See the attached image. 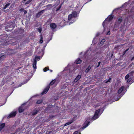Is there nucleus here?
Wrapping results in <instances>:
<instances>
[{
    "label": "nucleus",
    "instance_id": "c03bdc74",
    "mask_svg": "<svg viewBox=\"0 0 134 134\" xmlns=\"http://www.w3.org/2000/svg\"><path fill=\"white\" fill-rule=\"evenodd\" d=\"M72 22H70L69 23V25H70L71 24H72Z\"/></svg>",
    "mask_w": 134,
    "mask_h": 134
},
{
    "label": "nucleus",
    "instance_id": "20e7f679",
    "mask_svg": "<svg viewBox=\"0 0 134 134\" xmlns=\"http://www.w3.org/2000/svg\"><path fill=\"white\" fill-rule=\"evenodd\" d=\"M24 104H22V105L19 108L18 110L19 113H21L24 111V108L23 107Z\"/></svg>",
    "mask_w": 134,
    "mask_h": 134
},
{
    "label": "nucleus",
    "instance_id": "e433bc0d",
    "mask_svg": "<svg viewBox=\"0 0 134 134\" xmlns=\"http://www.w3.org/2000/svg\"><path fill=\"white\" fill-rule=\"evenodd\" d=\"M24 10L23 8H21V9L20 10V12H22L23 11H24Z\"/></svg>",
    "mask_w": 134,
    "mask_h": 134
},
{
    "label": "nucleus",
    "instance_id": "bb28decb",
    "mask_svg": "<svg viewBox=\"0 0 134 134\" xmlns=\"http://www.w3.org/2000/svg\"><path fill=\"white\" fill-rule=\"evenodd\" d=\"M48 69H49L48 68L46 67L44 69L43 71H44L46 72L47 71V70H48Z\"/></svg>",
    "mask_w": 134,
    "mask_h": 134
},
{
    "label": "nucleus",
    "instance_id": "72a5a7b5",
    "mask_svg": "<svg viewBox=\"0 0 134 134\" xmlns=\"http://www.w3.org/2000/svg\"><path fill=\"white\" fill-rule=\"evenodd\" d=\"M61 6L60 5L59 6V7L57 9L56 11H58L60 9V8L61 7Z\"/></svg>",
    "mask_w": 134,
    "mask_h": 134
},
{
    "label": "nucleus",
    "instance_id": "473e14b6",
    "mask_svg": "<svg viewBox=\"0 0 134 134\" xmlns=\"http://www.w3.org/2000/svg\"><path fill=\"white\" fill-rule=\"evenodd\" d=\"M110 32L109 31L107 34V35H110Z\"/></svg>",
    "mask_w": 134,
    "mask_h": 134
},
{
    "label": "nucleus",
    "instance_id": "39448f33",
    "mask_svg": "<svg viewBox=\"0 0 134 134\" xmlns=\"http://www.w3.org/2000/svg\"><path fill=\"white\" fill-rule=\"evenodd\" d=\"M50 27L52 29H54L56 27V25L55 24L52 23L50 24Z\"/></svg>",
    "mask_w": 134,
    "mask_h": 134
},
{
    "label": "nucleus",
    "instance_id": "f03ea898",
    "mask_svg": "<svg viewBox=\"0 0 134 134\" xmlns=\"http://www.w3.org/2000/svg\"><path fill=\"white\" fill-rule=\"evenodd\" d=\"M50 88V86L48 85L47 86L44 90L43 91L42 93L41 94L42 95H43L44 94H46L48 91L49 88Z\"/></svg>",
    "mask_w": 134,
    "mask_h": 134
},
{
    "label": "nucleus",
    "instance_id": "4be33fe9",
    "mask_svg": "<svg viewBox=\"0 0 134 134\" xmlns=\"http://www.w3.org/2000/svg\"><path fill=\"white\" fill-rule=\"evenodd\" d=\"M89 123H90V122H87V124L85 126H83V129H85V128L86 127H87L88 124H89Z\"/></svg>",
    "mask_w": 134,
    "mask_h": 134
},
{
    "label": "nucleus",
    "instance_id": "8fccbe9b",
    "mask_svg": "<svg viewBox=\"0 0 134 134\" xmlns=\"http://www.w3.org/2000/svg\"><path fill=\"white\" fill-rule=\"evenodd\" d=\"M90 1H91L92 0H90Z\"/></svg>",
    "mask_w": 134,
    "mask_h": 134
},
{
    "label": "nucleus",
    "instance_id": "393cba45",
    "mask_svg": "<svg viewBox=\"0 0 134 134\" xmlns=\"http://www.w3.org/2000/svg\"><path fill=\"white\" fill-rule=\"evenodd\" d=\"M111 80V78H110L108 80H105V83H107L109 82H110V80Z\"/></svg>",
    "mask_w": 134,
    "mask_h": 134
},
{
    "label": "nucleus",
    "instance_id": "49530a36",
    "mask_svg": "<svg viewBox=\"0 0 134 134\" xmlns=\"http://www.w3.org/2000/svg\"><path fill=\"white\" fill-rule=\"evenodd\" d=\"M104 22H103V26H104Z\"/></svg>",
    "mask_w": 134,
    "mask_h": 134
},
{
    "label": "nucleus",
    "instance_id": "aec40b11",
    "mask_svg": "<svg viewBox=\"0 0 134 134\" xmlns=\"http://www.w3.org/2000/svg\"><path fill=\"white\" fill-rule=\"evenodd\" d=\"M55 80H54L52 81L50 83V85H53V84L55 82Z\"/></svg>",
    "mask_w": 134,
    "mask_h": 134
},
{
    "label": "nucleus",
    "instance_id": "de8ad7c7",
    "mask_svg": "<svg viewBox=\"0 0 134 134\" xmlns=\"http://www.w3.org/2000/svg\"><path fill=\"white\" fill-rule=\"evenodd\" d=\"M51 72H52V70H51Z\"/></svg>",
    "mask_w": 134,
    "mask_h": 134
},
{
    "label": "nucleus",
    "instance_id": "a211bd4d",
    "mask_svg": "<svg viewBox=\"0 0 134 134\" xmlns=\"http://www.w3.org/2000/svg\"><path fill=\"white\" fill-rule=\"evenodd\" d=\"M91 68V66H89L86 70L85 71L86 72V73L88 72L89 70H90Z\"/></svg>",
    "mask_w": 134,
    "mask_h": 134
},
{
    "label": "nucleus",
    "instance_id": "a19ab883",
    "mask_svg": "<svg viewBox=\"0 0 134 134\" xmlns=\"http://www.w3.org/2000/svg\"><path fill=\"white\" fill-rule=\"evenodd\" d=\"M134 60V56L132 57V58L131 60Z\"/></svg>",
    "mask_w": 134,
    "mask_h": 134
},
{
    "label": "nucleus",
    "instance_id": "c756f323",
    "mask_svg": "<svg viewBox=\"0 0 134 134\" xmlns=\"http://www.w3.org/2000/svg\"><path fill=\"white\" fill-rule=\"evenodd\" d=\"M43 42V41L42 40V38H41V39L40 41V43H42Z\"/></svg>",
    "mask_w": 134,
    "mask_h": 134
},
{
    "label": "nucleus",
    "instance_id": "a18cd8bd",
    "mask_svg": "<svg viewBox=\"0 0 134 134\" xmlns=\"http://www.w3.org/2000/svg\"><path fill=\"white\" fill-rule=\"evenodd\" d=\"M2 57H3V56H1V57H0V59H1V58H2Z\"/></svg>",
    "mask_w": 134,
    "mask_h": 134
},
{
    "label": "nucleus",
    "instance_id": "2eb2a0df",
    "mask_svg": "<svg viewBox=\"0 0 134 134\" xmlns=\"http://www.w3.org/2000/svg\"><path fill=\"white\" fill-rule=\"evenodd\" d=\"M100 109H99L97 110H96V111L95 113V116L96 115H99V113L100 112Z\"/></svg>",
    "mask_w": 134,
    "mask_h": 134
},
{
    "label": "nucleus",
    "instance_id": "dca6fc26",
    "mask_svg": "<svg viewBox=\"0 0 134 134\" xmlns=\"http://www.w3.org/2000/svg\"><path fill=\"white\" fill-rule=\"evenodd\" d=\"M47 9L48 10L50 9L53 7L52 4H49L47 5Z\"/></svg>",
    "mask_w": 134,
    "mask_h": 134
},
{
    "label": "nucleus",
    "instance_id": "5701e85b",
    "mask_svg": "<svg viewBox=\"0 0 134 134\" xmlns=\"http://www.w3.org/2000/svg\"><path fill=\"white\" fill-rule=\"evenodd\" d=\"M42 100H37L36 102V103L37 104H40L42 103Z\"/></svg>",
    "mask_w": 134,
    "mask_h": 134
},
{
    "label": "nucleus",
    "instance_id": "c85d7f7f",
    "mask_svg": "<svg viewBox=\"0 0 134 134\" xmlns=\"http://www.w3.org/2000/svg\"><path fill=\"white\" fill-rule=\"evenodd\" d=\"M131 79L130 78L127 80V82H130L131 80Z\"/></svg>",
    "mask_w": 134,
    "mask_h": 134
},
{
    "label": "nucleus",
    "instance_id": "9d476101",
    "mask_svg": "<svg viewBox=\"0 0 134 134\" xmlns=\"http://www.w3.org/2000/svg\"><path fill=\"white\" fill-rule=\"evenodd\" d=\"M5 124L3 123L0 124V131L5 126Z\"/></svg>",
    "mask_w": 134,
    "mask_h": 134
},
{
    "label": "nucleus",
    "instance_id": "cd10ccee",
    "mask_svg": "<svg viewBox=\"0 0 134 134\" xmlns=\"http://www.w3.org/2000/svg\"><path fill=\"white\" fill-rule=\"evenodd\" d=\"M41 15V12H39L37 14L36 16L37 17H39Z\"/></svg>",
    "mask_w": 134,
    "mask_h": 134
},
{
    "label": "nucleus",
    "instance_id": "6ab92c4d",
    "mask_svg": "<svg viewBox=\"0 0 134 134\" xmlns=\"http://www.w3.org/2000/svg\"><path fill=\"white\" fill-rule=\"evenodd\" d=\"M73 17H74L72 16V15H71V14H70L68 16V20L70 21Z\"/></svg>",
    "mask_w": 134,
    "mask_h": 134
},
{
    "label": "nucleus",
    "instance_id": "58836bf2",
    "mask_svg": "<svg viewBox=\"0 0 134 134\" xmlns=\"http://www.w3.org/2000/svg\"><path fill=\"white\" fill-rule=\"evenodd\" d=\"M44 10H42L40 12H41V14L42 13L44 12Z\"/></svg>",
    "mask_w": 134,
    "mask_h": 134
},
{
    "label": "nucleus",
    "instance_id": "f8f14e48",
    "mask_svg": "<svg viewBox=\"0 0 134 134\" xmlns=\"http://www.w3.org/2000/svg\"><path fill=\"white\" fill-rule=\"evenodd\" d=\"M124 88V87L123 86H122L121 87V88L119 89V90L118 91V93L119 94H120L121 93L122 91L123 90Z\"/></svg>",
    "mask_w": 134,
    "mask_h": 134
},
{
    "label": "nucleus",
    "instance_id": "b1692460",
    "mask_svg": "<svg viewBox=\"0 0 134 134\" xmlns=\"http://www.w3.org/2000/svg\"><path fill=\"white\" fill-rule=\"evenodd\" d=\"M129 77V75L128 74L125 77V79L126 80L128 79Z\"/></svg>",
    "mask_w": 134,
    "mask_h": 134
},
{
    "label": "nucleus",
    "instance_id": "09e8293b",
    "mask_svg": "<svg viewBox=\"0 0 134 134\" xmlns=\"http://www.w3.org/2000/svg\"><path fill=\"white\" fill-rule=\"evenodd\" d=\"M132 63L133 64V63Z\"/></svg>",
    "mask_w": 134,
    "mask_h": 134
},
{
    "label": "nucleus",
    "instance_id": "ea45409f",
    "mask_svg": "<svg viewBox=\"0 0 134 134\" xmlns=\"http://www.w3.org/2000/svg\"><path fill=\"white\" fill-rule=\"evenodd\" d=\"M105 40L104 39H103L102 40V41L101 42H101H105Z\"/></svg>",
    "mask_w": 134,
    "mask_h": 134
},
{
    "label": "nucleus",
    "instance_id": "79ce46f5",
    "mask_svg": "<svg viewBox=\"0 0 134 134\" xmlns=\"http://www.w3.org/2000/svg\"><path fill=\"white\" fill-rule=\"evenodd\" d=\"M126 52V51H125L123 53V55H124L125 54Z\"/></svg>",
    "mask_w": 134,
    "mask_h": 134
},
{
    "label": "nucleus",
    "instance_id": "c9c22d12",
    "mask_svg": "<svg viewBox=\"0 0 134 134\" xmlns=\"http://www.w3.org/2000/svg\"><path fill=\"white\" fill-rule=\"evenodd\" d=\"M100 63H101V62H98V65L97 66V67H99V66Z\"/></svg>",
    "mask_w": 134,
    "mask_h": 134
},
{
    "label": "nucleus",
    "instance_id": "f704fd0d",
    "mask_svg": "<svg viewBox=\"0 0 134 134\" xmlns=\"http://www.w3.org/2000/svg\"><path fill=\"white\" fill-rule=\"evenodd\" d=\"M24 12V14H25L27 13V11L26 10H24L23 11Z\"/></svg>",
    "mask_w": 134,
    "mask_h": 134
},
{
    "label": "nucleus",
    "instance_id": "6e6552de",
    "mask_svg": "<svg viewBox=\"0 0 134 134\" xmlns=\"http://www.w3.org/2000/svg\"><path fill=\"white\" fill-rule=\"evenodd\" d=\"M81 77V76L80 75H78L77 77L74 80V81L75 82H76L78 80H79L80 79Z\"/></svg>",
    "mask_w": 134,
    "mask_h": 134
},
{
    "label": "nucleus",
    "instance_id": "9b49d317",
    "mask_svg": "<svg viewBox=\"0 0 134 134\" xmlns=\"http://www.w3.org/2000/svg\"><path fill=\"white\" fill-rule=\"evenodd\" d=\"M122 20L121 18H120L118 19V20L117 23L115 25H118V24H120Z\"/></svg>",
    "mask_w": 134,
    "mask_h": 134
},
{
    "label": "nucleus",
    "instance_id": "f257e3e1",
    "mask_svg": "<svg viewBox=\"0 0 134 134\" xmlns=\"http://www.w3.org/2000/svg\"><path fill=\"white\" fill-rule=\"evenodd\" d=\"M40 59L39 56H36L35 57V59H34V61L33 63V67L34 69H36V64L37 61H38Z\"/></svg>",
    "mask_w": 134,
    "mask_h": 134
},
{
    "label": "nucleus",
    "instance_id": "2f4dec72",
    "mask_svg": "<svg viewBox=\"0 0 134 134\" xmlns=\"http://www.w3.org/2000/svg\"><path fill=\"white\" fill-rule=\"evenodd\" d=\"M32 0H30L29 1L27 2L26 3V4H29L31 1Z\"/></svg>",
    "mask_w": 134,
    "mask_h": 134
},
{
    "label": "nucleus",
    "instance_id": "4468645a",
    "mask_svg": "<svg viewBox=\"0 0 134 134\" xmlns=\"http://www.w3.org/2000/svg\"><path fill=\"white\" fill-rule=\"evenodd\" d=\"M71 15H72V16L73 17H75L77 16V12L75 11L73 12H72Z\"/></svg>",
    "mask_w": 134,
    "mask_h": 134
},
{
    "label": "nucleus",
    "instance_id": "37998d69",
    "mask_svg": "<svg viewBox=\"0 0 134 134\" xmlns=\"http://www.w3.org/2000/svg\"><path fill=\"white\" fill-rule=\"evenodd\" d=\"M129 49L128 48V49H127L126 51H126V52H127V51Z\"/></svg>",
    "mask_w": 134,
    "mask_h": 134
},
{
    "label": "nucleus",
    "instance_id": "412c9836",
    "mask_svg": "<svg viewBox=\"0 0 134 134\" xmlns=\"http://www.w3.org/2000/svg\"><path fill=\"white\" fill-rule=\"evenodd\" d=\"M72 121H71V122H68V123H67L66 124H65L64 125V126H66L68 125H69L70 124H71V123L72 122Z\"/></svg>",
    "mask_w": 134,
    "mask_h": 134
},
{
    "label": "nucleus",
    "instance_id": "ddd939ff",
    "mask_svg": "<svg viewBox=\"0 0 134 134\" xmlns=\"http://www.w3.org/2000/svg\"><path fill=\"white\" fill-rule=\"evenodd\" d=\"M71 15H72V16L73 17H75L77 16V12L75 11L73 12H72Z\"/></svg>",
    "mask_w": 134,
    "mask_h": 134
},
{
    "label": "nucleus",
    "instance_id": "423d86ee",
    "mask_svg": "<svg viewBox=\"0 0 134 134\" xmlns=\"http://www.w3.org/2000/svg\"><path fill=\"white\" fill-rule=\"evenodd\" d=\"M38 112V110L37 109H35L32 112V114L33 115H34L36 114Z\"/></svg>",
    "mask_w": 134,
    "mask_h": 134
},
{
    "label": "nucleus",
    "instance_id": "4c0bfd02",
    "mask_svg": "<svg viewBox=\"0 0 134 134\" xmlns=\"http://www.w3.org/2000/svg\"><path fill=\"white\" fill-rule=\"evenodd\" d=\"M78 133V132L77 131H75L74 133H73V134H77Z\"/></svg>",
    "mask_w": 134,
    "mask_h": 134
},
{
    "label": "nucleus",
    "instance_id": "7c9ffc66",
    "mask_svg": "<svg viewBox=\"0 0 134 134\" xmlns=\"http://www.w3.org/2000/svg\"><path fill=\"white\" fill-rule=\"evenodd\" d=\"M38 30L40 32V33L41 32V28H39L38 29Z\"/></svg>",
    "mask_w": 134,
    "mask_h": 134
},
{
    "label": "nucleus",
    "instance_id": "1a4fd4ad",
    "mask_svg": "<svg viewBox=\"0 0 134 134\" xmlns=\"http://www.w3.org/2000/svg\"><path fill=\"white\" fill-rule=\"evenodd\" d=\"M99 115H96L95 116V114H94V116L92 118V120H94L97 119L99 117Z\"/></svg>",
    "mask_w": 134,
    "mask_h": 134
},
{
    "label": "nucleus",
    "instance_id": "f3484780",
    "mask_svg": "<svg viewBox=\"0 0 134 134\" xmlns=\"http://www.w3.org/2000/svg\"><path fill=\"white\" fill-rule=\"evenodd\" d=\"M76 62L77 64H80L82 62V61L81 59H79L76 60Z\"/></svg>",
    "mask_w": 134,
    "mask_h": 134
},
{
    "label": "nucleus",
    "instance_id": "7ed1b4c3",
    "mask_svg": "<svg viewBox=\"0 0 134 134\" xmlns=\"http://www.w3.org/2000/svg\"><path fill=\"white\" fill-rule=\"evenodd\" d=\"M16 114V112L14 111L11 113L10 115L8 116L7 118L8 119H9L10 118L14 117Z\"/></svg>",
    "mask_w": 134,
    "mask_h": 134
},
{
    "label": "nucleus",
    "instance_id": "0eeeda50",
    "mask_svg": "<svg viewBox=\"0 0 134 134\" xmlns=\"http://www.w3.org/2000/svg\"><path fill=\"white\" fill-rule=\"evenodd\" d=\"M114 17V16L113 15H109L107 17V19L109 21L111 20Z\"/></svg>",
    "mask_w": 134,
    "mask_h": 134
},
{
    "label": "nucleus",
    "instance_id": "a878e982",
    "mask_svg": "<svg viewBox=\"0 0 134 134\" xmlns=\"http://www.w3.org/2000/svg\"><path fill=\"white\" fill-rule=\"evenodd\" d=\"M9 5H10V4H6L5 5V6L4 7V9H6L7 7L9 6Z\"/></svg>",
    "mask_w": 134,
    "mask_h": 134
}]
</instances>
